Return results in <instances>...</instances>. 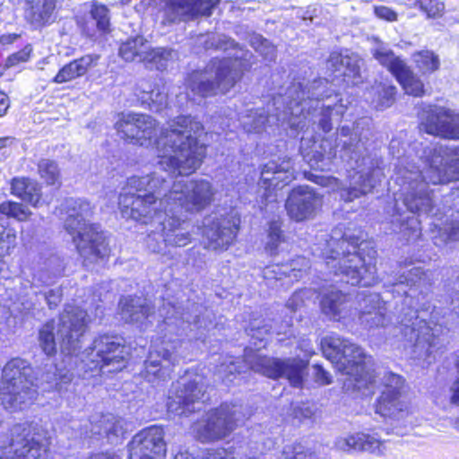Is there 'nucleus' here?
<instances>
[{
	"instance_id": "obj_28",
	"label": "nucleus",
	"mask_w": 459,
	"mask_h": 459,
	"mask_svg": "<svg viewBox=\"0 0 459 459\" xmlns=\"http://www.w3.org/2000/svg\"><path fill=\"white\" fill-rule=\"evenodd\" d=\"M294 178L293 162L290 158L269 160L261 169L259 186L266 190L281 188Z\"/></svg>"
},
{
	"instance_id": "obj_17",
	"label": "nucleus",
	"mask_w": 459,
	"mask_h": 459,
	"mask_svg": "<svg viewBox=\"0 0 459 459\" xmlns=\"http://www.w3.org/2000/svg\"><path fill=\"white\" fill-rule=\"evenodd\" d=\"M385 389L376 403V413L399 422L411 413V404L403 391L404 380L396 374L388 372L383 377Z\"/></svg>"
},
{
	"instance_id": "obj_55",
	"label": "nucleus",
	"mask_w": 459,
	"mask_h": 459,
	"mask_svg": "<svg viewBox=\"0 0 459 459\" xmlns=\"http://www.w3.org/2000/svg\"><path fill=\"white\" fill-rule=\"evenodd\" d=\"M31 51L32 48L30 46H25L20 51L13 53L8 56L5 62V66L12 67L17 65L20 63L28 61L31 54Z\"/></svg>"
},
{
	"instance_id": "obj_21",
	"label": "nucleus",
	"mask_w": 459,
	"mask_h": 459,
	"mask_svg": "<svg viewBox=\"0 0 459 459\" xmlns=\"http://www.w3.org/2000/svg\"><path fill=\"white\" fill-rule=\"evenodd\" d=\"M240 219L236 214L226 216L210 215L203 222V236L208 248L213 250L227 249L234 241Z\"/></svg>"
},
{
	"instance_id": "obj_4",
	"label": "nucleus",
	"mask_w": 459,
	"mask_h": 459,
	"mask_svg": "<svg viewBox=\"0 0 459 459\" xmlns=\"http://www.w3.org/2000/svg\"><path fill=\"white\" fill-rule=\"evenodd\" d=\"M285 105L278 119L288 121L289 126L302 130L308 119L317 123L325 133L333 129V123H338L344 115L347 106L335 92L326 79L318 78L311 82H292L284 95L279 94L274 105Z\"/></svg>"
},
{
	"instance_id": "obj_15",
	"label": "nucleus",
	"mask_w": 459,
	"mask_h": 459,
	"mask_svg": "<svg viewBox=\"0 0 459 459\" xmlns=\"http://www.w3.org/2000/svg\"><path fill=\"white\" fill-rule=\"evenodd\" d=\"M245 361L253 371L270 378L285 377L295 387L302 385L307 367V361L301 359H280L257 352H247Z\"/></svg>"
},
{
	"instance_id": "obj_25",
	"label": "nucleus",
	"mask_w": 459,
	"mask_h": 459,
	"mask_svg": "<svg viewBox=\"0 0 459 459\" xmlns=\"http://www.w3.org/2000/svg\"><path fill=\"white\" fill-rule=\"evenodd\" d=\"M359 303L358 316L359 324L366 329L371 330L386 327L390 323L387 315L386 302L377 293L364 292L357 295Z\"/></svg>"
},
{
	"instance_id": "obj_41",
	"label": "nucleus",
	"mask_w": 459,
	"mask_h": 459,
	"mask_svg": "<svg viewBox=\"0 0 459 459\" xmlns=\"http://www.w3.org/2000/svg\"><path fill=\"white\" fill-rule=\"evenodd\" d=\"M174 52L167 48H152L149 44L143 64L149 69L163 71L173 59Z\"/></svg>"
},
{
	"instance_id": "obj_22",
	"label": "nucleus",
	"mask_w": 459,
	"mask_h": 459,
	"mask_svg": "<svg viewBox=\"0 0 459 459\" xmlns=\"http://www.w3.org/2000/svg\"><path fill=\"white\" fill-rule=\"evenodd\" d=\"M420 131L459 140V114L438 106H429L420 116Z\"/></svg>"
},
{
	"instance_id": "obj_1",
	"label": "nucleus",
	"mask_w": 459,
	"mask_h": 459,
	"mask_svg": "<svg viewBox=\"0 0 459 459\" xmlns=\"http://www.w3.org/2000/svg\"><path fill=\"white\" fill-rule=\"evenodd\" d=\"M115 128L122 138L159 152L158 168L175 175H191L203 163L206 146L199 142L204 126L191 116H178L157 129L150 115L120 113Z\"/></svg>"
},
{
	"instance_id": "obj_54",
	"label": "nucleus",
	"mask_w": 459,
	"mask_h": 459,
	"mask_svg": "<svg viewBox=\"0 0 459 459\" xmlns=\"http://www.w3.org/2000/svg\"><path fill=\"white\" fill-rule=\"evenodd\" d=\"M202 455H198L197 457L192 456L187 452L186 453H179L178 454L174 459H177V457L182 455V459H233L229 458L226 455L225 449H209L203 451L201 453Z\"/></svg>"
},
{
	"instance_id": "obj_32",
	"label": "nucleus",
	"mask_w": 459,
	"mask_h": 459,
	"mask_svg": "<svg viewBox=\"0 0 459 459\" xmlns=\"http://www.w3.org/2000/svg\"><path fill=\"white\" fill-rule=\"evenodd\" d=\"M320 306L322 312L335 321L348 318L353 315L351 296L335 288L327 290L322 296Z\"/></svg>"
},
{
	"instance_id": "obj_10",
	"label": "nucleus",
	"mask_w": 459,
	"mask_h": 459,
	"mask_svg": "<svg viewBox=\"0 0 459 459\" xmlns=\"http://www.w3.org/2000/svg\"><path fill=\"white\" fill-rule=\"evenodd\" d=\"M37 380L30 361L13 357L3 366L0 377V400L5 409L22 410L37 397Z\"/></svg>"
},
{
	"instance_id": "obj_57",
	"label": "nucleus",
	"mask_w": 459,
	"mask_h": 459,
	"mask_svg": "<svg viewBox=\"0 0 459 459\" xmlns=\"http://www.w3.org/2000/svg\"><path fill=\"white\" fill-rule=\"evenodd\" d=\"M45 300L50 309L56 308L62 299V290L59 288L49 290L44 293Z\"/></svg>"
},
{
	"instance_id": "obj_30",
	"label": "nucleus",
	"mask_w": 459,
	"mask_h": 459,
	"mask_svg": "<svg viewBox=\"0 0 459 459\" xmlns=\"http://www.w3.org/2000/svg\"><path fill=\"white\" fill-rule=\"evenodd\" d=\"M334 446L339 451L343 452H368L377 456L385 453V445L376 435H370L364 432H358L347 437L336 438Z\"/></svg>"
},
{
	"instance_id": "obj_31",
	"label": "nucleus",
	"mask_w": 459,
	"mask_h": 459,
	"mask_svg": "<svg viewBox=\"0 0 459 459\" xmlns=\"http://www.w3.org/2000/svg\"><path fill=\"white\" fill-rule=\"evenodd\" d=\"M276 97L273 99V106L274 107L275 113L268 114L264 108H259L255 109H247L245 114L240 117V123L244 128V130L247 133H256L259 134L266 129V126H272L273 125H281L289 126L288 121H281L278 119V114L282 113L285 105H274V100Z\"/></svg>"
},
{
	"instance_id": "obj_48",
	"label": "nucleus",
	"mask_w": 459,
	"mask_h": 459,
	"mask_svg": "<svg viewBox=\"0 0 459 459\" xmlns=\"http://www.w3.org/2000/svg\"><path fill=\"white\" fill-rule=\"evenodd\" d=\"M284 241L285 237L281 229V222L279 221H271L268 229L266 250H268L271 255H275L278 252L280 245Z\"/></svg>"
},
{
	"instance_id": "obj_39",
	"label": "nucleus",
	"mask_w": 459,
	"mask_h": 459,
	"mask_svg": "<svg viewBox=\"0 0 459 459\" xmlns=\"http://www.w3.org/2000/svg\"><path fill=\"white\" fill-rule=\"evenodd\" d=\"M148 46L149 41L143 36L129 38L121 43L118 55L126 62L143 63Z\"/></svg>"
},
{
	"instance_id": "obj_8",
	"label": "nucleus",
	"mask_w": 459,
	"mask_h": 459,
	"mask_svg": "<svg viewBox=\"0 0 459 459\" xmlns=\"http://www.w3.org/2000/svg\"><path fill=\"white\" fill-rule=\"evenodd\" d=\"M321 255L329 273L352 286L369 287L377 281V250L368 241L334 230L325 235Z\"/></svg>"
},
{
	"instance_id": "obj_14",
	"label": "nucleus",
	"mask_w": 459,
	"mask_h": 459,
	"mask_svg": "<svg viewBox=\"0 0 459 459\" xmlns=\"http://www.w3.org/2000/svg\"><path fill=\"white\" fill-rule=\"evenodd\" d=\"M205 383L203 376L187 373L169 390L167 407L168 411L174 415L188 416L204 402L205 395Z\"/></svg>"
},
{
	"instance_id": "obj_40",
	"label": "nucleus",
	"mask_w": 459,
	"mask_h": 459,
	"mask_svg": "<svg viewBox=\"0 0 459 459\" xmlns=\"http://www.w3.org/2000/svg\"><path fill=\"white\" fill-rule=\"evenodd\" d=\"M12 194L33 206H38L41 199L40 186L38 183L27 178H13Z\"/></svg>"
},
{
	"instance_id": "obj_37",
	"label": "nucleus",
	"mask_w": 459,
	"mask_h": 459,
	"mask_svg": "<svg viewBox=\"0 0 459 459\" xmlns=\"http://www.w3.org/2000/svg\"><path fill=\"white\" fill-rule=\"evenodd\" d=\"M159 312L160 316L163 317L160 328L162 331H166L169 333L179 335L180 331L184 330L186 323L190 324L189 318L183 317L179 307H177L170 302L163 303L162 307L160 308Z\"/></svg>"
},
{
	"instance_id": "obj_16",
	"label": "nucleus",
	"mask_w": 459,
	"mask_h": 459,
	"mask_svg": "<svg viewBox=\"0 0 459 459\" xmlns=\"http://www.w3.org/2000/svg\"><path fill=\"white\" fill-rule=\"evenodd\" d=\"M47 446L46 438L30 425L16 424L10 429L0 459H44Z\"/></svg>"
},
{
	"instance_id": "obj_34",
	"label": "nucleus",
	"mask_w": 459,
	"mask_h": 459,
	"mask_svg": "<svg viewBox=\"0 0 459 459\" xmlns=\"http://www.w3.org/2000/svg\"><path fill=\"white\" fill-rule=\"evenodd\" d=\"M100 57L97 54H88L69 62L58 71L53 82L64 83L85 75L91 68L98 65Z\"/></svg>"
},
{
	"instance_id": "obj_2",
	"label": "nucleus",
	"mask_w": 459,
	"mask_h": 459,
	"mask_svg": "<svg viewBox=\"0 0 459 459\" xmlns=\"http://www.w3.org/2000/svg\"><path fill=\"white\" fill-rule=\"evenodd\" d=\"M166 178L155 171L150 175L133 176L119 195L124 217L143 224L157 225L146 237L147 248L167 255L169 247H183L192 241L194 226L181 214L179 208L161 197L169 187Z\"/></svg>"
},
{
	"instance_id": "obj_61",
	"label": "nucleus",
	"mask_w": 459,
	"mask_h": 459,
	"mask_svg": "<svg viewBox=\"0 0 459 459\" xmlns=\"http://www.w3.org/2000/svg\"><path fill=\"white\" fill-rule=\"evenodd\" d=\"M152 89V85L148 81L142 80L136 85L135 95L143 102V96Z\"/></svg>"
},
{
	"instance_id": "obj_38",
	"label": "nucleus",
	"mask_w": 459,
	"mask_h": 459,
	"mask_svg": "<svg viewBox=\"0 0 459 459\" xmlns=\"http://www.w3.org/2000/svg\"><path fill=\"white\" fill-rule=\"evenodd\" d=\"M236 33L241 39L247 40L251 47L259 53L267 62H273L276 59V48L262 35L254 31H247L243 26L237 28Z\"/></svg>"
},
{
	"instance_id": "obj_27",
	"label": "nucleus",
	"mask_w": 459,
	"mask_h": 459,
	"mask_svg": "<svg viewBox=\"0 0 459 459\" xmlns=\"http://www.w3.org/2000/svg\"><path fill=\"white\" fill-rule=\"evenodd\" d=\"M309 269V260L304 256H298L288 264L266 267L264 270V278L267 286L277 289L299 281Z\"/></svg>"
},
{
	"instance_id": "obj_33",
	"label": "nucleus",
	"mask_w": 459,
	"mask_h": 459,
	"mask_svg": "<svg viewBox=\"0 0 459 459\" xmlns=\"http://www.w3.org/2000/svg\"><path fill=\"white\" fill-rule=\"evenodd\" d=\"M60 0H25L27 8L25 17L35 28L52 23L55 19L56 5Z\"/></svg>"
},
{
	"instance_id": "obj_9",
	"label": "nucleus",
	"mask_w": 459,
	"mask_h": 459,
	"mask_svg": "<svg viewBox=\"0 0 459 459\" xmlns=\"http://www.w3.org/2000/svg\"><path fill=\"white\" fill-rule=\"evenodd\" d=\"M63 209L67 216L64 228L84 263L92 264L108 256L110 249L99 225L91 222L93 207L83 199H66Z\"/></svg>"
},
{
	"instance_id": "obj_45",
	"label": "nucleus",
	"mask_w": 459,
	"mask_h": 459,
	"mask_svg": "<svg viewBox=\"0 0 459 459\" xmlns=\"http://www.w3.org/2000/svg\"><path fill=\"white\" fill-rule=\"evenodd\" d=\"M372 91L377 95L372 101L378 109L389 108L394 101L396 88L394 85L379 83L372 88Z\"/></svg>"
},
{
	"instance_id": "obj_44",
	"label": "nucleus",
	"mask_w": 459,
	"mask_h": 459,
	"mask_svg": "<svg viewBox=\"0 0 459 459\" xmlns=\"http://www.w3.org/2000/svg\"><path fill=\"white\" fill-rule=\"evenodd\" d=\"M55 328V322L51 320L43 325L39 332V346L48 356L56 352Z\"/></svg>"
},
{
	"instance_id": "obj_6",
	"label": "nucleus",
	"mask_w": 459,
	"mask_h": 459,
	"mask_svg": "<svg viewBox=\"0 0 459 459\" xmlns=\"http://www.w3.org/2000/svg\"><path fill=\"white\" fill-rule=\"evenodd\" d=\"M196 43L205 50L232 51L228 58H213L204 70L191 73L186 79L187 96L196 101L225 93L240 80L244 71L251 68L255 61L253 53L239 46L233 39L224 34H200Z\"/></svg>"
},
{
	"instance_id": "obj_60",
	"label": "nucleus",
	"mask_w": 459,
	"mask_h": 459,
	"mask_svg": "<svg viewBox=\"0 0 459 459\" xmlns=\"http://www.w3.org/2000/svg\"><path fill=\"white\" fill-rule=\"evenodd\" d=\"M458 371V377L455 379L450 386L451 397L450 401L453 404L459 405V357L455 363Z\"/></svg>"
},
{
	"instance_id": "obj_7",
	"label": "nucleus",
	"mask_w": 459,
	"mask_h": 459,
	"mask_svg": "<svg viewBox=\"0 0 459 459\" xmlns=\"http://www.w3.org/2000/svg\"><path fill=\"white\" fill-rule=\"evenodd\" d=\"M436 278L435 271L412 267L401 273L395 281L392 282V291L404 295L401 296L396 327L399 328L404 341L411 345L413 358L421 359L428 365L434 360L433 353L437 350L440 327L437 325L431 326L430 323L411 307L413 298L404 289V285L429 288L435 282Z\"/></svg>"
},
{
	"instance_id": "obj_42",
	"label": "nucleus",
	"mask_w": 459,
	"mask_h": 459,
	"mask_svg": "<svg viewBox=\"0 0 459 459\" xmlns=\"http://www.w3.org/2000/svg\"><path fill=\"white\" fill-rule=\"evenodd\" d=\"M413 61L422 74H429L440 66L438 56L430 50H421L413 54Z\"/></svg>"
},
{
	"instance_id": "obj_19",
	"label": "nucleus",
	"mask_w": 459,
	"mask_h": 459,
	"mask_svg": "<svg viewBox=\"0 0 459 459\" xmlns=\"http://www.w3.org/2000/svg\"><path fill=\"white\" fill-rule=\"evenodd\" d=\"M183 342H162L160 346H152L144 362V378L154 385L167 381L170 377L171 366L185 358Z\"/></svg>"
},
{
	"instance_id": "obj_23",
	"label": "nucleus",
	"mask_w": 459,
	"mask_h": 459,
	"mask_svg": "<svg viewBox=\"0 0 459 459\" xmlns=\"http://www.w3.org/2000/svg\"><path fill=\"white\" fill-rule=\"evenodd\" d=\"M128 452L131 458L140 456L163 459L166 454L163 429L152 425L141 430L129 443Z\"/></svg>"
},
{
	"instance_id": "obj_18",
	"label": "nucleus",
	"mask_w": 459,
	"mask_h": 459,
	"mask_svg": "<svg viewBox=\"0 0 459 459\" xmlns=\"http://www.w3.org/2000/svg\"><path fill=\"white\" fill-rule=\"evenodd\" d=\"M221 0H160L156 18L162 26L192 20L199 15L210 16Z\"/></svg>"
},
{
	"instance_id": "obj_24",
	"label": "nucleus",
	"mask_w": 459,
	"mask_h": 459,
	"mask_svg": "<svg viewBox=\"0 0 459 459\" xmlns=\"http://www.w3.org/2000/svg\"><path fill=\"white\" fill-rule=\"evenodd\" d=\"M321 204V196L313 188L308 186H299L289 194L285 208L291 220L303 221L312 218Z\"/></svg>"
},
{
	"instance_id": "obj_53",
	"label": "nucleus",
	"mask_w": 459,
	"mask_h": 459,
	"mask_svg": "<svg viewBox=\"0 0 459 459\" xmlns=\"http://www.w3.org/2000/svg\"><path fill=\"white\" fill-rule=\"evenodd\" d=\"M278 459H314L311 453L303 452L300 445L284 446Z\"/></svg>"
},
{
	"instance_id": "obj_26",
	"label": "nucleus",
	"mask_w": 459,
	"mask_h": 459,
	"mask_svg": "<svg viewBox=\"0 0 459 459\" xmlns=\"http://www.w3.org/2000/svg\"><path fill=\"white\" fill-rule=\"evenodd\" d=\"M90 425V432L92 435L105 436L111 444H117L126 430L125 420L112 413L92 415ZM71 428L77 429L80 436L87 435L89 432L87 426L82 429L76 420L71 421Z\"/></svg>"
},
{
	"instance_id": "obj_43",
	"label": "nucleus",
	"mask_w": 459,
	"mask_h": 459,
	"mask_svg": "<svg viewBox=\"0 0 459 459\" xmlns=\"http://www.w3.org/2000/svg\"><path fill=\"white\" fill-rule=\"evenodd\" d=\"M39 174L44 182L48 186H60V170L56 161L42 159L38 164Z\"/></svg>"
},
{
	"instance_id": "obj_20",
	"label": "nucleus",
	"mask_w": 459,
	"mask_h": 459,
	"mask_svg": "<svg viewBox=\"0 0 459 459\" xmlns=\"http://www.w3.org/2000/svg\"><path fill=\"white\" fill-rule=\"evenodd\" d=\"M373 56L392 73L407 94L421 96L424 91L422 82L414 74L406 63L396 56L386 44L377 43L371 49Z\"/></svg>"
},
{
	"instance_id": "obj_59",
	"label": "nucleus",
	"mask_w": 459,
	"mask_h": 459,
	"mask_svg": "<svg viewBox=\"0 0 459 459\" xmlns=\"http://www.w3.org/2000/svg\"><path fill=\"white\" fill-rule=\"evenodd\" d=\"M374 12L378 18L388 22H394L397 18L396 13L387 6H376Z\"/></svg>"
},
{
	"instance_id": "obj_5",
	"label": "nucleus",
	"mask_w": 459,
	"mask_h": 459,
	"mask_svg": "<svg viewBox=\"0 0 459 459\" xmlns=\"http://www.w3.org/2000/svg\"><path fill=\"white\" fill-rule=\"evenodd\" d=\"M88 315L84 309L65 306L60 315L57 335L63 352L75 358L79 371L113 372L125 367L127 352L121 339L108 334L95 338L91 346L81 351Z\"/></svg>"
},
{
	"instance_id": "obj_13",
	"label": "nucleus",
	"mask_w": 459,
	"mask_h": 459,
	"mask_svg": "<svg viewBox=\"0 0 459 459\" xmlns=\"http://www.w3.org/2000/svg\"><path fill=\"white\" fill-rule=\"evenodd\" d=\"M167 173L169 178L166 179L170 186L161 197L167 199L176 208L187 212H195L204 210L212 201L214 191L209 181L179 179L172 182L171 178L174 176ZM178 176L175 175V177Z\"/></svg>"
},
{
	"instance_id": "obj_63",
	"label": "nucleus",
	"mask_w": 459,
	"mask_h": 459,
	"mask_svg": "<svg viewBox=\"0 0 459 459\" xmlns=\"http://www.w3.org/2000/svg\"><path fill=\"white\" fill-rule=\"evenodd\" d=\"M271 331V328H268L266 325H264L260 327L258 325L255 324V322H252L250 325V332L252 333V336H255L263 340V334L264 333H269Z\"/></svg>"
},
{
	"instance_id": "obj_58",
	"label": "nucleus",
	"mask_w": 459,
	"mask_h": 459,
	"mask_svg": "<svg viewBox=\"0 0 459 459\" xmlns=\"http://www.w3.org/2000/svg\"><path fill=\"white\" fill-rule=\"evenodd\" d=\"M307 290L295 291L287 302V307L292 311L298 309L303 304V298L307 295Z\"/></svg>"
},
{
	"instance_id": "obj_36",
	"label": "nucleus",
	"mask_w": 459,
	"mask_h": 459,
	"mask_svg": "<svg viewBox=\"0 0 459 459\" xmlns=\"http://www.w3.org/2000/svg\"><path fill=\"white\" fill-rule=\"evenodd\" d=\"M121 316L126 322L137 323L152 314V307L143 297H123L120 299Z\"/></svg>"
},
{
	"instance_id": "obj_51",
	"label": "nucleus",
	"mask_w": 459,
	"mask_h": 459,
	"mask_svg": "<svg viewBox=\"0 0 459 459\" xmlns=\"http://www.w3.org/2000/svg\"><path fill=\"white\" fill-rule=\"evenodd\" d=\"M457 240H459V221H453L447 229L440 230L439 236L435 238V245L440 246Z\"/></svg>"
},
{
	"instance_id": "obj_56",
	"label": "nucleus",
	"mask_w": 459,
	"mask_h": 459,
	"mask_svg": "<svg viewBox=\"0 0 459 459\" xmlns=\"http://www.w3.org/2000/svg\"><path fill=\"white\" fill-rule=\"evenodd\" d=\"M53 376L50 377L49 373L46 376V381L52 384L51 386H54L56 389H61L62 383H69L73 379V373L70 372V370H67L63 375H59V378L57 379L56 374L53 373Z\"/></svg>"
},
{
	"instance_id": "obj_52",
	"label": "nucleus",
	"mask_w": 459,
	"mask_h": 459,
	"mask_svg": "<svg viewBox=\"0 0 459 459\" xmlns=\"http://www.w3.org/2000/svg\"><path fill=\"white\" fill-rule=\"evenodd\" d=\"M447 275H450L448 282L446 284V290L451 297L452 304L459 302V268H450L447 270Z\"/></svg>"
},
{
	"instance_id": "obj_11",
	"label": "nucleus",
	"mask_w": 459,
	"mask_h": 459,
	"mask_svg": "<svg viewBox=\"0 0 459 459\" xmlns=\"http://www.w3.org/2000/svg\"><path fill=\"white\" fill-rule=\"evenodd\" d=\"M325 356L335 363L344 374L354 377V387L369 389L373 385V377L367 371L370 358L364 350L348 339L332 333L321 341Z\"/></svg>"
},
{
	"instance_id": "obj_35",
	"label": "nucleus",
	"mask_w": 459,
	"mask_h": 459,
	"mask_svg": "<svg viewBox=\"0 0 459 459\" xmlns=\"http://www.w3.org/2000/svg\"><path fill=\"white\" fill-rule=\"evenodd\" d=\"M65 267L64 259L56 254L41 256L34 273V281L43 285L53 284L64 275Z\"/></svg>"
},
{
	"instance_id": "obj_46",
	"label": "nucleus",
	"mask_w": 459,
	"mask_h": 459,
	"mask_svg": "<svg viewBox=\"0 0 459 459\" xmlns=\"http://www.w3.org/2000/svg\"><path fill=\"white\" fill-rule=\"evenodd\" d=\"M242 365L239 359L226 358L218 367V374L221 380L230 385L233 382L236 374L242 371Z\"/></svg>"
},
{
	"instance_id": "obj_47",
	"label": "nucleus",
	"mask_w": 459,
	"mask_h": 459,
	"mask_svg": "<svg viewBox=\"0 0 459 459\" xmlns=\"http://www.w3.org/2000/svg\"><path fill=\"white\" fill-rule=\"evenodd\" d=\"M92 24L96 25L97 30L100 33H107L110 30L109 10L103 4H93L91 10Z\"/></svg>"
},
{
	"instance_id": "obj_62",
	"label": "nucleus",
	"mask_w": 459,
	"mask_h": 459,
	"mask_svg": "<svg viewBox=\"0 0 459 459\" xmlns=\"http://www.w3.org/2000/svg\"><path fill=\"white\" fill-rule=\"evenodd\" d=\"M315 377L316 381L321 384H330L331 380L329 377V374L319 365H315Z\"/></svg>"
},
{
	"instance_id": "obj_12",
	"label": "nucleus",
	"mask_w": 459,
	"mask_h": 459,
	"mask_svg": "<svg viewBox=\"0 0 459 459\" xmlns=\"http://www.w3.org/2000/svg\"><path fill=\"white\" fill-rule=\"evenodd\" d=\"M249 416L242 405L222 403L209 411L204 419L193 425V431L203 443L214 442L229 437Z\"/></svg>"
},
{
	"instance_id": "obj_64",
	"label": "nucleus",
	"mask_w": 459,
	"mask_h": 459,
	"mask_svg": "<svg viewBox=\"0 0 459 459\" xmlns=\"http://www.w3.org/2000/svg\"><path fill=\"white\" fill-rule=\"evenodd\" d=\"M313 415V411L306 406V407H298L294 409V416L300 420L303 419H309Z\"/></svg>"
},
{
	"instance_id": "obj_49",
	"label": "nucleus",
	"mask_w": 459,
	"mask_h": 459,
	"mask_svg": "<svg viewBox=\"0 0 459 459\" xmlns=\"http://www.w3.org/2000/svg\"><path fill=\"white\" fill-rule=\"evenodd\" d=\"M0 213L13 217L19 221H25L30 212L22 204L14 202H4L0 204Z\"/></svg>"
},
{
	"instance_id": "obj_3",
	"label": "nucleus",
	"mask_w": 459,
	"mask_h": 459,
	"mask_svg": "<svg viewBox=\"0 0 459 459\" xmlns=\"http://www.w3.org/2000/svg\"><path fill=\"white\" fill-rule=\"evenodd\" d=\"M339 143L333 145L331 140L324 138L320 143L314 142L311 148L306 147L307 141L302 138L300 152L311 169L326 171L331 169L332 160L335 157V147L342 144L344 155L351 161L353 173L349 176V186L340 189V196L345 202H352L372 191L383 175L377 161L366 154V141L370 135L369 120L360 118L353 126L352 133L349 126L339 130Z\"/></svg>"
},
{
	"instance_id": "obj_29",
	"label": "nucleus",
	"mask_w": 459,
	"mask_h": 459,
	"mask_svg": "<svg viewBox=\"0 0 459 459\" xmlns=\"http://www.w3.org/2000/svg\"><path fill=\"white\" fill-rule=\"evenodd\" d=\"M364 62L356 54L332 52L327 59V69L338 73L348 84L362 82L361 67Z\"/></svg>"
},
{
	"instance_id": "obj_50",
	"label": "nucleus",
	"mask_w": 459,
	"mask_h": 459,
	"mask_svg": "<svg viewBox=\"0 0 459 459\" xmlns=\"http://www.w3.org/2000/svg\"><path fill=\"white\" fill-rule=\"evenodd\" d=\"M167 102V94L159 89L150 90L143 96V104L147 105L150 109L159 111Z\"/></svg>"
}]
</instances>
